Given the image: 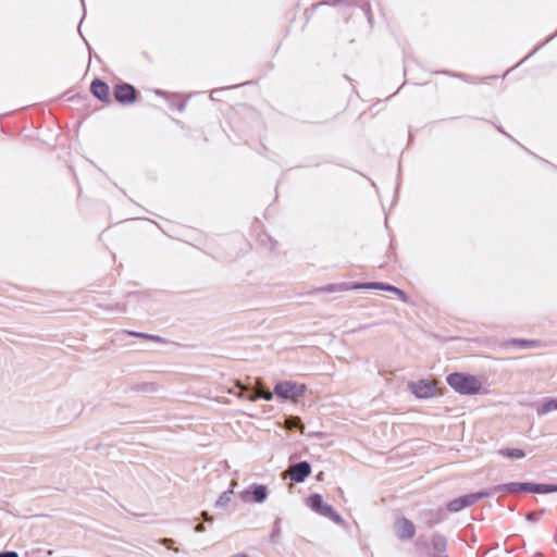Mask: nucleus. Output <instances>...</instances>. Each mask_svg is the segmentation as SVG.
I'll return each instance as SVG.
<instances>
[{
	"label": "nucleus",
	"mask_w": 557,
	"mask_h": 557,
	"mask_svg": "<svg viewBox=\"0 0 557 557\" xmlns=\"http://www.w3.org/2000/svg\"><path fill=\"white\" fill-rule=\"evenodd\" d=\"M447 384L460 395H475L482 389V381L472 374L455 372L446 377Z\"/></svg>",
	"instance_id": "1"
},
{
	"label": "nucleus",
	"mask_w": 557,
	"mask_h": 557,
	"mask_svg": "<svg viewBox=\"0 0 557 557\" xmlns=\"http://www.w3.org/2000/svg\"><path fill=\"white\" fill-rule=\"evenodd\" d=\"M307 392V386L295 381H278L274 386L275 395L284 400L297 403Z\"/></svg>",
	"instance_id": "2"
},
{
	"label": "nucleus",
	"mask_w": 557,
	"mask_h": 557,
	"mask_svg": "<svg viewBox=\"0 0 557 557\" xmlns=\"http://www.w3.org/2000/svg\"><path fill=\"white\" fill-rule=\"evenodd\" d=\"M348 289H380V290H386V292H391V293H394L395 295H397L399 297V299L404 302H408V297L407 295L399 288L393 286V285H389V284H385V283H376V282H373V283H358V284H354V285H350L348 283H342L339 284L337 287H332L330 288V290H348Z\"/></svg>",
	"instance_id": "3"
},
{
	"label": "nucleus",
	"mask_w": 557,
	"mask_h": 557,
	"mask_svg": "<svg viewBox=\"0 0 557 557\" xmlns=\"http://www.w3.org/2000/svg\"><path fill=\"white\" fill-rule=\"evenodd\" d=\"M306 505L320 516L326 517L335 523L343 521L341 515L334 508L323 502L320 494H313L306 499Z\"/></svg>",
	"instance_id": "4"
},
{
	"label": "nucleus",
	"mask_w": 557,
	"mask_h": 557,
	"mask_svg": "<svg viewBox=\"0 0 557 557\" xmlns=\"http://www.w3.org/2000/svg\"><path fill=\"white\" fill-rule=\"evenodd\" d=\"M408 389L420 399L432 398L436 395V383L433 380L410 381L407 384Z\"/></svg>",
	"instance_id": "5"
},
{
	"label": "nucleus",
	"mask_w": 557,
	"mask_h": 557,
	"mask_svg": "<svg viewBox=\"0 0 557 557\" xmlns=\"http://www.w3.org/2000/svg\"><path fill=\"white\" fill-rule=\"evenodd\" d=\"M492 495V492H478V493H471L468 495L460 496L458 498L453 499L448 503L447 508L449 511L457 512L461 509L469 507L476 502H479L482 498L490 497Z\"/></svg>",
	"instance_id": "6"
},
{
	"label": "nucleus",
	"mask_w": 557,
	"mask_h": 557,
	"mask_svg": "<svg viewBox=\"0 0 557 557\" xmlns=\"http://www.w3.org/2000/svg\"><path fill=\"white\" fill-rule=\"evenodd\" d=\"M268 488L264 485L253 484L248 488L239 492L238 496L242 502L250 504H262L268 498Z\"/></svg>",
	"instance_id": "7"
},
{
	"label": "nucleus",
	"mask_w": 557,
	"mask_h": 557,
	"mask_svg": "<svg viewBox=\"0 0 557 557\" xmlns=\"http://www.w3.org/2000/svg\"><path fill=\"white\" fill-rule=\"evenodd\" d=\"M394 530L399 540H411L416 534V528L414 524L406 519V518H398L395 521Z\"/></svg>",
	"instance_id": "8"
},
{
	"label": "nucleus",
	"mask_w": 557,
	"mask_h": 557,
	"mask_svg": "<svg viewBox=\"0 0 557 557\" xmlns=\"http://www.w3.org/2000/svg\"><path fill=\"white\" fill-rule=\"evenodd\" d=\"M311 473V466L307 461H301L289 467L287 474L290 480L301 483Z\"/></svg>",
	"instance_id": "9"
},
{
	"label": "nucleus",
	"mask_w": 557,
	"mask_h": 557,
	"mask_svg": "<svg viewBox=\"0 0 557 557\" xmlns=\"http://www.w3.org/2000/svg\"><path fill=\"white\" fill-rule=\"evenodd\" d=\"M135 94L134 87L128 84L117 85L114 91L115 99L121 103L133 102Z\"/></svg>",
	"instance_id": "10"
},
{
	"label": "nucleus",
	"mask_w": 557,
	"mask_h": 557,
	"mask_svg": "<svg viewBox=\"0 0 557 557\" xmlns=\"http://www.w3.org/2000/svg\"><path fill=\"white\" fill-rule=\"evenodd\" d=\"M530 487H531V483L512 482V483L494 486L491 492H492V494L496 493V492H502V491H505L508 493L530 492Z\"/></svg>",
	"instance_id": "11"
},
{
	"label": "nucleus",
	"mask_w": 557,
	"mask_h": 557,
	"mask_svg": "<svg viewBox=\"0 0 557 557\" xmlns=\"http://www.w3.org/2000/svg\"><path fill=\"white\" fill-rule=\"evenodd\" d=\"M91 92L95 97H97L98 99L102 100V101H108L109 100V97H110V91H109V86L99 81V79H96L91 83Z\"/></svg>",
	"instance_id": "12"
},
{
	"label": "nucleus",
	"mask_w": 557,
	"mask_h": 557,
	"mask_svg": "<svg viewBox=\"0 0 557 557\" xmlns=\"http://www.w3.org/2000/svg\"><path fill=\"white\" fill-rule=\"evenodd\" d=\"M557 410V398H545L537 407L536 412L539 416H545L552 411Z\"/></svg>",
	"instance_id": "13"
},
{
	"label": "nucleus",
	"mask_w": 557,
	"mask_h": 557,
	"mask_svg": "<svg viewBox=\"0 0 557 557\" xmlns=\"http://www.w3.org/2000/svg\"><path fill=\"white\" fill-rule=\"evenodd\" d=\"M237 483L234 481L232 483V487L228 490V491H225L223 492L220 497L218 498V500L215 502V507L218 508H225L230 502H231V498H232V495L234 493V486H236Z\"/></svg>",
	"instance_id": "14"
},
{
	"label": "nucleus",
	"mask_w": 557,
	"mask_h": 557,
	"mask_svg": "<svg viewBox=\"0 0 557 557\" xmlns=\"http://www.w3.org/2000/svg\"><path fill=\"white\" fill-rule=\"evenodd\" d=\"M498 453H499V455H502L506 458H512V459H521L525 456V453L519 448H503Z\"/></svg>",
	"instance_id": "15"
},
{
	"label": "nucleus",
	"mask_w": 557,
	"mask_h": 557,
	"mask_svg": "<svg viewBox=\"0 0 557 557\" xmlns=\"http://www.w3.org/2000/svg\"><path fill=\"white\" fill-rule=\"evenodd\" d=\"M446 539L442 535H434L432 540V546L437 553H442L446 549Z\"/></svg>",
	"instance_id": "16"
},
{
	"label": "nucleus",
	"mask_w": 557,
	"mask_h": 557,
	"mask_svg": "<svg viewBox=\"0 0 557 557\" xmlns=\"http://www.w3.org/2000/svg\"><path fill=\"white\" fill-rule=\"evenodd\" d=\"M285 426L288 430H292V429H295V428H299V429L304 428L302 424H301V421H300V419L298 417H289L288 419H286Z\"/></svg>",
	"instance_id": "17"
},
{
	"label": "nucleus",
	"mask_w": 557,
	"mask_h": 557,
	"mask_svg": "<svg viewBox=\"0 0 557 557\" xmlns=\"http://www.w3.org/2000/svg\"><path fill=\"white\" fill-rule=\"evenodd\" d=\"M128 335L131 336H134V337H139V338H148L150 341H154V342H161L162 339L157 336V335H150V334H146V333H140V332H127Z\"/></svg>",
	"instance_id": "18"
},
{
	"label": "nucleus",
	"mask_w": 557,
	"mask_h": 557,
	"mask_svg": "<svg viewBox=\"0 0 557 557\" xmlns=\"http://www.w3.org/2000/svg\"><path fill=\"white\" fill-rule=\"evenodd\" d=\"M530 492L537 493V494H546L547 493V484L531 483Z\"/></svg>",
	"instance_id": "19"
},
{
	"label": "nucleus",
	"mask_w": 557,
	"mask_h": 557,
	"mask_svg": "<svg viewBox=\"0 0 557 557\" xmlns=\"http://www.w3.org/2000/svg\"><path fill=\"white\" fill-rule=\"evenodd\" d=\"M258 392H259V397H261V398H263V399H265L268 401L273 399V394L274 393H272L270 391H261V389H259Z\"/></svg>",
	"instance_id": "20"
},
{
	"label": "nucleus",
	"mask_w": 557,
	"mask_h": 557,
	"mask_svg": "<svg viewBox=\"0 0 557 557\" xmlns=\"http://www.w3.org/2000/svg\"><path fill=\"white\" fill-rule=\"evenodd\" d=\"M0 557H18V554L15 552H3L0 553Z\"/></svg>",
	"instance_id": "21"
},
{
	"label": "nucleus",
	"mask_w": 557,
	"mask_h": 557,
	"mask_svg": "<svg viewBox=\"0 0 557 557\" xmlns=\"http://www.w3.org/2000/svg\"><path fill=\"white\" fill-rule=\"evenodd\" d=\"M557 492V484H547V493Z\"/></svg>",
	"instance_id": "22"
},
{
	"label": "nucleus",
	"mask_w": 557,
	"mask_h": 557,
	"mask_svg": "<svg viewBox=\"0 0 557 557\" xmlns=\"http://www.w3.org/2000/svg\"><path fill=\"white\" fill-rule=\"evenodd\" d=\"M258 398H259V392H258V391H257L255 394L249 395V396L247 397V399H248L249 401H256Z\"/></svg>",
	"instance_id": "23"
},
{
	"label": "nucleus",
	"mask_w": 557,
	"mask_h": 557,
	"mask_svg": "<svg viewBox=\"0 0 557 557\" xmlns=\"http://www.w3.org/2000/svg\"><path fill=\"white\" fill-rule=\"evenodd\" d=\"M195 531L199 532V533L203 532L205 531V525L202 523H199L198 525H196Z\"/></svg>",
	"instance_id": "24"
},
{
	"label": "nucleus",
	"mask_w": 557,
	"mask_h": 557,
	"mask_svg": "<svg viewBox=\"0 0 557 557\" xmlns=\"http://www.w3.org/2000/svg\"><path fill=\"white\" fill-rule=\"evenodd\" d=\"M161 543H162L163 545H165V546H170V544H172V543H173V540H171V539H163V540L161 541Z\"/></svg>",
	"instance_id": "25"
},
{
	"label": "nucleus",
	"mask_w": 557,
	"mask_h": 557,
	"mask_svg": "<svg viewBox=\"0 0 557 557\" xmlns=\"http://www.w3.org/2000/svg\"><path fill=\"white\" fill-rule=\"evenodd\" d=\"M202 517H203V519H205L206 521H211V520H212V518H211V517L208 515V512H206V511H203V512H202Z\"/></svg>",
	"instance_id": "26"
},
{
	"label": "nucleus",
	"mask_w": 557,
	"mask_h": 557,
	"mask_svg": "<svg viewBox=\"0 0 557 557\" xmlns=\"http://www.w3.org/2000/svg\"><path fill=\"white\" fill-rule=\"evenodd\" d=\"M527 518H528L529 520H533V513H529V515L527 516Z\"/></svg>",
	"instance_id": "27"
},
{
	"label": "nucleus",
	"mask_w": 557,
	"mask_h": 557,
	"mask_svg": "<svg viewBox=\"0 0 557 557\" xmlns=\"http://www.w3.org/2000/svg\"><path fill=\"white\" fill-rule=\"evenodd\" d=\"M237 386H238V387H240L242 389H244V388H245L244 386H242V384H240V383H238V384H237Z\"/></svg>",
	"instance_id": "28"
},
{
	"label": "nucleus",
	"mask_w": 557,
	"mask_h": 557,
	"mask_svg": "<svg viewBox=\"0 0 557 557\" xmlns=\"http://www.w3.org/2000/svg\"><path fill=\"white\" fill-rule=\"evenodd\" d=\"M334 2H341L342 0H333Z\"/></svg>",
	"instance_id": "29"
}]
</instances>
